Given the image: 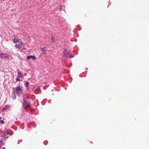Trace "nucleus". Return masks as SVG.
<instances>
[{
    "label": "nucleus",
    "mask_w": 149,
    "mask_h": 149,
    "mask_svg": "<svg viewBox=\"0 0 149 149\" xmlns=\"http://www.w3.org/2000/svg\"><path fill=\"white\" fill-rule=\"evenodd\" d=\"M71 53L70 51L67 49H65L63 52V55L66 58H72L70 56Z\"/></svg>",
    "instance_id": "1"
},
{
    "label": "nucleus",
    "mask_w": 149,
    "mask_h": 149,
    "mask_svg": "<svg viewBox=\"0 0 149 149\" xmlns=\"http://www.w3.org/2000/svg\"><path fill=\"white\" fill-rule=\"evenodd\" d=\"M14 39H13V42L15 43H17L18 42L19 44H21V45H23V42L21 40L18 38L16 35L14 36Z\"/></svg>",
    "instance_id": "2"
},
{
    "label": "nucleus",
    "mask_w": 149,
    "mask_h": 149,
    "mask_svg": "<svg viewBox=\"0 0 149 149\" xmlns=\"http://www.w3.org/2000/svg\"><path fill=\"white\" fill-rule=\"evenodd\" d=\"M30 107V102L28 99H25L23 103V107L26 109Z\"/></svg>",
    "instance_id": "3"
},
{
    "label": "nucleus",
    "mask_w": 149,
    "mask_h": 149,
    "mask_svg": "<svg viewBox=\"0 0 149 149\" xmlns=\"http://www.w3.org/2000/svg\"><path fill=\"white\" fill-rule=\"evenodd\" d=\"M14 92H15L18 95L20 94L22 92V86H19L16 88L15 90H14Z\"/></svg>",
    "instance_id": "4"
},
{
    "label": "nucleus",
    "mask_w": 149,
    "mask_h": 149,
    "mask_svg": "<svg viewBox=\"0 0 149 149\" xmlns=\"http://www.w3.org/2000/svg\"><path fill=\"white\" fill-rule=\"evenodd\" d=\"M9 134V132L8 131V130L6 129H5L4 130V134H3V136H4L5 138H8V136H7L8 134Z\"/></svg>",
    "instance_id": "5"
},
{
    "label": "nucleus",
    "mask_w": 149,
    "mask_h": 149,
    "mask_svg": "<svg viewBox=\"0 0 149 149\" xmlns=\"http://www.w3.org/2000/svg\"><path fill=\"white\" fill-rule=\"evenodd\" d=\"M0 56L3 59H6L9 57V56L8 55L4 54L3 53H1L0 54Z\"/></svg>",
    "instance_id": "6"
},
{
    "label": "nucleus",
    "mask_w": 149,
    "mask_h": 149,
    "mask_svg": "<svg viewBox=\"0 0 149 149\" xmlns=\"http://www.w3.org/2000/svg\"><path fill=\"white\" fill-rule=\"evenodd\" d=\"M27 58L28 59H29L30 58L32 59L33 60H34L36 59V58L34 56H27Z\"/></svg>",
    "instance_id": "7"
},
{
    "label": "nucleus",
    "mask_w": 149,
    "mask_h": 149,
    "mask_svg": "<svg viewBox=\"0 0 149 149\" xmlns=\"http://www.w3.org/2000/svg\"><path fill=\"white\" fill-rule=\"evenodd\" d=\"M45 47H44L41 48V51H42L43 54H45L46 52V50L45 49Z\"/></svg>",
    "instance_id": "8"
},
{
    "label": "nucleus",
    "mask_w": 149,
    "mask_h": 149,
    "mask_svg": "<svg viewBox=\"0 0 149 149\" xmlns=\"http://www.w3.org/2000/svg\"><path fill=\"white\" fill-rule=\"evenodd\" d=\"M10 107V106L9 105L6 106L3 109V111H5L7 109H8Z\"/></svg>",
    "instance_id": "9"
},
{
    "label": "nucleus",
    "mask_w": 149,
    "mask_h": 149,
    "mask_svg": "<svg viewBox=\"0 0 149 149\" xmlns=\"http://www.w3.org/2000/svg\"><path fill=\"white\" fill-rule=\"evenodd\" d=\"M51 40L53 42H54L56 41L53 35H52L51 36Z\"/></svg>",
    "instance_id": "10"
},
{
    "label": "nucleus",
    "mask_w": 149,
    "mask_h": 149,
    "mask_svg": "<svg viewBox=\"0 0 149 149\" xmlns=\"http://www.w3.org/2000/svg\"><path fill=\"white\" fill-rule=\"evenodd\" d=\"M22 76V74L20 72L18 73V77L19 78L21 77Z\"/></svg>",
    "instance_id": "11"
},
{
    "label": "nucleus",
    "mask_w": 149,
    "mask_h": 149,
    "mask_svg": "<svg viewBox=\"0 0 149 149\" xmlns=\"http://www.w3.org/2000/svg\"><path fill=\"white\" fill-rule=\"evenodd\" d=\"M21 44H16L15 45V47L17 48H19L20 46H22Z\"/></svg>",
    "instance_id": "12"
},
{
    "label": "nucleus",
    "mask_w": 149,
    "mask_h": 149,
    "mask_svg": "<svg viewBox=\"0 0 149 149\" xmlns=\"http://www.w3.org/2000/svg\"><path fill=\"white\" fill-rule=\"evenodd\" d=\"M29 85V83L28 81H26L25 83V86L26 87H27Z\"/></svg>",
    "instance_id": "13"
},
{
    "label": "nucleus",
    "mask_w": 149,
    "mask_h": 149,
    "mask_svg": "<svg viewBox=\"0 0 149 149\" xmlns=\"http://www.w3.org/2000/svg\"><path fill=\"white\" fill-rule=\"evenodd\" d=\"M19 78H20L17 77V79H16L17 81H19L20 80Z\"/></svg>",
    "instance_id": "14"
}]
</instances>
